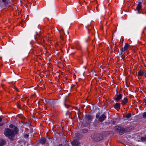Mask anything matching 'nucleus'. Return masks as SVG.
Wrapping results in <instances>:
<instances>
[{"mask_svg": "<svg viewBox=\"0 0 146 146\" xmlns=\"http://www.w3.org/2000/svg\"><path fill=\"white\" fill-rule=\"evenodd\" d=\"M144 102L145 103V104L146 105V99L145 100Z\"/></svg>", "mask_w": 146, "mask_h": 146, "instance_id": "c85d7f7f", "label": "nucleus"}, {"mask_svg": "<svg viewBox=\"0 0 146 146\" xmlns=\"http://www.w3.org/2000/svg\"><path fill=\"white\" fill-rule=\"evenodd\" d=\"M130 127H127L124 128V133L126 132H128L130 131Z\"/></svg>", "mask_w": 146, "mask_h": 146, "instance_id": "a211bd4d", "label": "nucleus"}, {"mask_svg": "<svg viewBox=\"0 0 146 146\" xmlns=\"http://www.w3.org/2000/svg\"><path fill=\"white\" fill-rule=\"evenodd\" d=\"M129 46L130 45L129 44L127 43H125L124 48H122L121 49V52L120 54V55L121 58L123 59L125 57V56L124 55V53H123V52L127 51Z\"/></svg>", "mask_w": 146, "mask_h": 146, "instance_id": "7ed1b4c3", "label": "nucleus"}, {"mask_svg": "<svg viewBox=\"0 0 146 146\" xmlns=\"http://www.w3.org/2000/svg\"><path fill=\"white\" fill-rule=\"evenodd\" d=\"M100 113H98L96 115V117L97 118H98V120L100 122L103 121L106 118V115L104 114H102L99 117Z\"/></svg>", "mask_w": 146, "mask_h": 146, "instance_id": "20e7f679", "label": "nucleus"}, {"mask_svg": "<svg viewBox=\"0 0 146 146\" xmlns=\"http://www.w3.org/2000/svg\"><path fill=\"white\" fill-rule=\"evenodd\" d=\"M19 131V129L17 127H15L13 130L9 128H6L4 130L5 135L8 137L10 140L13 141L15 138V135L17 134Z\"/></svg>", "mask_w": 146, "mask_h": 146, "instance_id": "f257e3e1", "label": "nucleus"}, {"mask_svg": "<svg viewBox=\"0 0 146 146\" xmlns=\"http://www.w3.org/2000/svg\"><path fill=\"white\" fill-rule=\"evenodd\" d=\"M92 138L94 140L98 142L102 140L103 138L102 134L100 133H96L92 134L91 136Z\"/></svg>", "mask_w": 146, "mask_h": 146, "instance_id": "f03ea898", "label": "nucleus"}, {"mask_svg": "<svg viewBox=\"0 0 146 146\" xmlns=\"http://www.w3.org/2000/svg\"><path fill=\"white\" fill-rule=\"evenodd\" d=\"M88 130L87 129H84L82 130V132L83 133H85L88 132Z\"/></svg>", "mask_w": 146, "mask_h": 146, "instance_id": "aec40b11", "label": "nucleus"}, {"mask_svg": "<svg viewBox=\"0 0 146 146\" xmlns=\"http://www.w3.org/2000/svg\"><path fill=\"white\" fill-rule=\"evenodd\" d=\"M122 95L121 94L116 95L114 97V100L116 101H118L120 100L122 98Z\"/></svg>", "mask_w": 146, "mask_h": 146, "instance_id": "0eeeda50", "label": "nucleus"}, {"mask_svg": "<svg viewBox=\"0 0 146 146\" xmlns=\"http://www.w3.org/2000/svg\"><path fill=\"white\" fill-rule=\"evenodd\" d=\"M89 7H89V8H88V11H89V12H90V10H89Z\"/></svg>", "mask_w": 146, "mask_h": 146, "instance_id": "2f4dec72", "label": "nucleus"}, {"mask_svg": "<svg viewBox=\"0 0 146 146\" xmlns=\"http://www.w3.org/2000/svg\"><path fill=\"white\" fill-rule=\"evenodd\" d=\"M63 33L64 34V30L63 29H62L60 31V38L62 40H63V38L62 36Z\"/></svg>", "mask_w": 146, "mask_h": 146, "instance_id": "2eb2a0df", "label": "nucleus"}, {"mask_svg": "<svg viewBox=\"0 0 146 146\" xmlns=\"http://www.w3.org/2000/svg\"><path fill=\"white\" fill-rule=\"evenodd\" d=\"M92 117L89 115H87L85 116V121L86 125H90L92 119Z\"/></svg>", "mask_w": 146, "mask_h": 146, "instance_id": "39448f33", "label": "nucleus"}, {"mask_svg": "<svg viewBox=\"0 0 146 146\" xmlns=\"http://www.w3.org/2000/svg\"><path fill=\"white\" fill-rule=\"evenodd\" d=\"M143 76H146V72L143 71Z\"/></svg>", "mask_w": 146, "mask_h": 146, "instance_id": "393cba45", "label": "nucleus"}, {"mask_svg": "<svg viewBox=\"0 0 146 146\" xmlns=\"http://www.w3.org/2000/svg\"><path fill=\"white\" fill-rule=\"evenodd\" d=\"M4 124V123H0V126H2Z\"/></svg>", "mask_w": 146, "mask_h": 146, "instance_id": "bb28decb", "label": "nucleus"}, {"mask_svg": "<svg viewBox=\"0 0 146 146\" xmlns=\"http://www.w3.org/2000/svg\"><path fill=\"white\" fill-rule=\"evenodd\" d=\"M131 113H128L126 116V117L127 118H129L131 117Z\"/></svg>", "mask_w": 146, "mask_h": 146, "instance_id": "6ab92c4d", "label": "nucleus"}, {"mask_svg": "<svg viewBox=\"0 0 146 146\" xmlns=\"http://www.w3.org/2000/svg\"><path fill=\"white\" fill-rule=\"evenodd\" d=\"M6 143V141L3 139H0V146H3V145H5Z\"/></svg>", "mask_w": 146, "mask_h": 146, "instance_id": "ddd939ff", "label": "nucleus"}, {"mask_svg": "<svg viewBox=\"0 0 146 146\" xmlns=\"http://www.w3.org/2000/svg\"><path fill=\"white\" fill-rule=\"evenodd\" d=\"M39 142L41 144H44L46 142V139L44 137L41 138L38 140Z\"/></svg>", "mask_w": 146, "mask_h": 146, "instance_id": "9d476101", "label": "nucleus"}, {"mask_svg": "<svg viewBox=\"0 0 146 146\" xmlns=\"http://www.w3.org/2000/svg\"><path fill=\"white\" fill-rule=\"evenodd\" d=\"M62 144H59L58 146H62Z\"/></svg>", "mask_w": 146, "mask_h": 146, "instance_id": "c756f323", "label": "nucleus"}, {"mask_svg": "<svg viewBox=\"0 0 146 146\" xmlns=\"http://www.w3.org/2000/svg\"><path fill=\"white\" fill-rule=\"evenodd\" d=\"M141 3L140 2H139L138 3V5L137 7H136V9L138 11L139 13H141L140 12V11L141 9V8L142 7V6L141 5Z\"/></svg>", "mask_w": 146, "mask_h": 146, "instance_id": "6e6552de", "label": "nucleus"}, {"mask_svg": "<svg viewBox=\"0 0 146 146\" xmlns=\"http://www.w3.org/2000/svg\"><path fill=\"white\" fill-rule=\"evenodd\" d=\"M143 116L144 118H145L146 117V112L143 113Z\"/></svg>", "mask_w": 146, "mask_h": 146, "instance_id": "412c9836", "label": "nucleus"}, {"mask_svg": "<svg viewBox=\"0 0 146 146\" xmlns=\"http://www.w3.org/2000/svg\"><path fill=\"white\" fill-rule=\"evenodd\" d=\"M121 104L122 105H125L128 103L127 98V97L125 98L123 100L121 101Z\"/></svg>", "mask_w": 146, "mask_h": 146, "instance_id": "1a4fd4ad", "label": "nucleus"}, {"mask_svg": "<svg viewBox=\"0 0 146 146\" xmlns=\"http://www.w3.org/2000/svg\"><path fill=\"white\" fill-rule=\"evenodd\" d=\"M72 145L74 146H77L79 144L78 141L77 140H75L71 143Z\"/></svg>", "mask_w": 146, "mask_h": 146, "instance_id": "9b49d317", "label": "nucleus"}, {"mask_svg": "<svg viewBox=\"0 0 146 146\" xmlns=\"http://www.w3.org/2000/svg\"><path fill=\"white\" fill-rule=\"evenodd\" d=\"M13 126V124H11L9 126V127L10 128H12Z\"/></svg>", "mask_w": 146, "mask_h": 146, "instance_id": "5701e85b", "label": "nucleus"}, {"mask_svg": "<svg viewBox=\"0 0 146 146\" xmlns=\"http://www.w3.org/2000/svg\"><path fill=\"white\" fill-rule=\"evenodd\" d=\"M2 2L4 3V4L5 6H9V4L10 3L7 0H2Z\"/></svg>", "mask_w": 146, "mask_h": 146, "instance_id": "f8f14e48", "label": "nucleus"}, {"mask_svg": "<svg viewBox=\"0 0 146 146\" xmlns=\"http://www.w3.org/2000/svg\"><path fill=\"white\" fill-rule=\"evenodd\" d=\"M1 86L2 87V88H3L4 86V85L3 84H1Z\"/></svg>", "mask_w": 146, "mask_h": 146, "instance_id": "cd10ccee", "label": "nucleus"}, {"mask_svg": "<svg viewBox=\"0 0 146 146\" xmlns=\"http://www.w3.org/2000/svg\"><path fill=\"white\" fill-rule=\"evenodd\" d=\"M2 118L0 117V122H1L2 121Z\"/></svg>", "mask_w": 146, "mask_h": 146, "instance_id": "a878e982", "label": "nucleus"}, {"mask_svg": "<svg viewBox=\"0 0 146 146\" xmlns=\"http://www.w3.org/2000/svg\"><path fill=\"white\" fill-rule=\"evenodd\" d=\"M14 89L16 90H17V91H18V88H16V87H15V86H14Z\"/></svg>", "mask_w": 146, "mask_h": 146, "instance_id": "b1692460", "label": "nucleus"}, {"mask_svg": "<svg viewBox=\"0 0 146 146\" xmlns=\"http://www.w3.org/2000/svg\"><path fill=\"white\" fill-rule=\"evenodd\" d=\"M51 101H50L48 102V103H49V104H50V102Z\"/></svg>", "mask_w": 146, "mask_h": 146, "instance_id": "7c9ffc66", "label": "nucleus"}, {"mask_svg": "<svg viewBox=\"0 0 146 146\" xmlns=\"http://www.w3.org/2000/svg\"><path fill=\"white\" fill-rule=\"evenodd\" d=\"M114 124H115V122H114L113 123Z\"/></svg>", "mask_w": 146, "mask_h": 146, "instance_id": "473e14b6", "label": "nucleus"}, {"mask_svg": "<svg viewBox=\"0 0 146 146\" xmlns=\"http://www.w3.org/2000/svg\"><path fill=\"white\" fill-rule=\"evenodd\" d=\"M140 139L142 141L146 142V137H141Z\"/></svg>", "mask_w": 146, "mask_h": 146, "instance_id": "f3484780", "label": "nucleus"}, {"mask_svg": "<svg viewBox=\"0 0 146 146\" xmlns=\"http://www.w3.org/2000/svg\"><path fill=\"white\" fill-rule=\"evenodd\" d=\"M143 71L141 70L138 72V76H143Z\"/></svg>", "mask_w": 146, "mask_h": 146, "instance_id": "dca6fc26", "label": "nucleus"}, {"mask_svg": "<svg viewBox=\"0 0 146 146\" xmlns=\"http://www.w3.org/2000/svg\"><path fill=\"white\" fill-rule=\"evenodd\" d=\"M115 129L119 133L120 135H122L124 133V128L120 126H116Z\"/></svg>", "mask_w": 146, "mask_h": 146, "instance_id": "423d86ee", "label": "nucleus"}, {"mask_svg": "<svg viewBox=\"0 0 146 146\" xmlns=\"http://www.w3.org/2000/svg\"><path fill=\"white\" fill-rule=\"evenodd\" d=\"M120 104L119 103H116L114 106V107L116 109H119L120 108Z\"/></svg>", "mask_w": 146, "mask_h": 146, "instance_id": "4468645a", "label": "nucleus"}, {"mask_svg": "<svg viewBox=\"0 0 146 146\" xmlns=\"http://www.w3.org/2000/svg\"><path fill=\"white\" fill-rule=\"evenodd\" d=\"M29 135L27 134H25L24 135V137L25 138H27L28 137Z\"/></svg>", "mask_w": 146, "mask_h": 146, "instance_id": "4be33fe9", "label": "nucleus"}]
</instances>
